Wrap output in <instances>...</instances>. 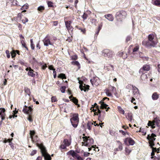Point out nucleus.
I'll use <instances>...</instances> for the list:
<instances>
[{"label":"nucleus","mask_w":160,"mask_h":160,"mask_svg":"<svg viewBox=\"0 0 160 160\" xmlns=\"http://www.w3.org/2000/svg\"><path fill=\"white\" fill-rule=\"evenodd\" d=\"M78 29L80 30L81 32H82L83 33H85V29H82L81 28H79Z\"/></svg>","instance_id":"60"},{"label":"nucleus","mask_w":160,"mask_h":160,"mask_svg":"<svg viewBox=\"0 0 160 160\" xmlns=\"http://www.w3.org/2000/svg\"><path fill=\"white\" fill-rule=\"evenodd\" d=\"M84 142H82L83 145L89 147L94 143L93 139L89 137L85 136L83 137Z\"/></svg>","instance_id":"4"},{"label":"nucleus","mask_w":160,"mask_h":160,"mask_svg":"<svg viewBox=\"0 0 160 160\" xmlns=\"http://www.w3.org/2000/svg\"><path fill=\"white\" fill-rule=\"evenodd\" d=\"M30 137L32 139V142H34L38 141L37 140V136H35V137L36 138V139H35L33 137L35 134V132L34 131H30Z\"/></svg>","instance_id":"12"},{"label":"nucleus","mask_w":160,"mask_h":160,"mask_svg":"<svg viewBox=\"0 0 160 160\" xmlns=\"http://www.w3.org/2000/svg\"><path fill=\"white\" fill-rule=\"evenodd\" d=\"M139 46H136L135 48H134L133 50V52H135L137 51L139 49Z\"/></svg>","instance_id":"49"},{"label":"nucleus","mask_w":160,"mask_h":160,"mask_svg":"<svg viewBox=\"0 0 160 160\" xmlns=\"http://www.w3.org/2000/svg\"><path fill=\"white\" fill-rule=\"evenodd\" d=\"M88 15L86 13H84L83 15L82 16V18L84 19H86L87 17H88Z\"/></svg>","instance_id":"43"},{"label":"nucleus","mask_w":160,"mask_h":160,"mask_svg":"<svg viewBox=\"0 0 160 160\" xmlns=\"http://www.w3.org/2000/svg\"><path fill=\"white\" fill-rule=\"evenodd\" d=\"M67 154L71 155L74 158L78 160H83L82 158L79 155L76 153L74 151L71 150L68 151Z\"/></svg>","instance_id":"7"},{"label":"nucleus","mask_w":160,"mask_h":160,"mask_svg":"<svg viewBox=\"0 0 160 160\" xmlns=\"http://www.w3.org/2000/svg\"><path fill=\"white\" fill-rule=\"evenodd\" d=\"M51 101L52 102H55L57 101L56 98L55 97L53 96L51 98Z\"/></svg>","instance_id":"41"},{"label":"nucleus","mask_w":160,"mask_h":160,"mask_svg":"<svg viewBox=\"0 0 160 160\" xmlns=\"http://www.w3.org/2000/svg\"><path fill=\"white\" fill-rule=\"evenodd\" d=\"M147 78V75L145 73H142L141 75V78L142 81H145Z\"/></svg>","instance_id":"22"},{"label":"nucleus","mask_w":160,"mask_h":160,"mask_svg":"<svg viewBox=\"0 0 160 160\" xmlns=\"http://www.w3.org/2000/svg\"><path fill=\"white\" fill-rule=\"evenodd\" d=\"M159 97V95L157 92H154L152 96V98L153 100H157Z\"/></svg>","instance_id":"14"},{"label":"nucleus","mask_w":160,"mask_h":160,"mask_svg":"<svg viewBox=\"0 0 160 160\" xmlns=\"http://www.w3.org/2000/svg\"><path fill=\"white\" fill-rule=\"evenodd\" d=\"M37 150H33L32 152L30 153V155L31 156H33L34 154L36 153Z\"/></svg>","instance_id":"50"},{"label":"nucleus","mask_w":160,"mask_h":160,"mask_svg":"<svg viewBox=\"0 0 160 160\" xmlns=\"http://www.w3.org/2000/svg\"><path fill=\"white\" fill-rule=\"evenodd\" d=\"M71 100L75 104H77L78 103V100L76 98L72 97V98L71 99Z\"/></svg>","instance_id":"30"},{"label":"nucleus","mask_w":160,"mask_h":160,"mask_svg":"<svg viewBox=\"0 0 160 160\" xmlns=\"http://www.w3.org/2000/svg\"><path fill=\"white\" fill-rule=\"evenodd\" d=\"M71 22V21H65V24L66 26L68 31H72L73 30V28L71 25L70 23Z\"/></svg>","instance_id":"10"},{"label":"nucleus","mask_w":160,"mask_h":160,"mask_svg":"<svg viewBox=\"0 0 160 160\" xmlns=\"http://www.w3.org/2000/svg\"><path fill=\"white\" fill-rule=\"evenodd\" d=\"M25 91L26 93L29 96H30V89L28 88H26L25 89Z\"/></svg>","instance_id":"34"},{"label":"nucleus","mask_w":160,"mask_h":160,"mask_svg":"<svg viewBox=\"0 0 160 160\" xmlns=\"http://www.w3.org/2000/svg\"><path fill=\"white\" fill-rule=\"evenodd\" d=\"M132 86L134 90L133 93H134V94H138L139 93V90L135 86Z\"/></svg>","instance_id":"26"},{"label":"nucleus","mask_w":160,"mask_h":160,"mask_svg":"<svg viewBox=\"0 0 160 160\" xmlns=\"http://www.w3.org/2000/svg\"><path fill=\"white\" fill-rule=\"evenodd\" d=\"M6 53L7 54V57L8 58H10V54L9 53V51L8 50H7L6 51Z\"/></svg>","instance_id":"53"},{"label":"nucleus","mask_w":160,"mask_h":160,"mask_svg":"<svg viewBox=\"0 0 160 160\" xmlns=\"http://www.w3.org/2000/svg\"><path fill=\"white\" fill-rule=\"evenodd\" d=\"M5 110L3 108L2 109H0V115L1 116H5Z\"/></svg>","instance_id":"25"},{"label":"nucleus","mask_w":160,"mask_h":160,"mask_svg":"<svg viewBox=\"0 0 160 160\" xmlns=\"http://www.w3.org/2000/svg\"><path fill=\"white\" fill-rule=\"evenodd\" d=\"M124 54V53L123 52H118V55L120 57H123V56Z\"/></svg>","instance_id":"52"},{"label":"nucleus","mask_w":160,"mask_h":160,"mask_svg":"<svg viewBox=\"0 0 160 160\" xmlns=\"http://www.w3.org/2000/svg\"><path fill=\"white\" fill-rule=\"evenodd\" d=\"M66 87L65 86H62L60 88V90L62 93H64L65 91Z\"/></svg>","instance_id":"33"},{"label":"nucleus","mask_w":160,"mask_h":160,"mask_svg":"<svg viewBox=\"0 0 160 160\" xmlns=\"http://www.w3.org/2000/svg\"><path fill=\"white\" fill-rule=\"evenodd\" d=\"M78 57L77 55H74L72 57V60H75L77 59Z\"/></svg>","instance_id":"64"},{"label":"nucleus","mask_w":160,"mask_h":160,"mask_svg":"<svg viewBox=\"0 0 160 160\" xmlns=\"http://www.w3.org/2000/svg\"><path fill=\"white\" fill-rule=\"evenodd\" d=\"M63 143H64V144L67 146H69L70 144V143L68 141V140L66 139H64Z\"/></svg>","instance_id":"28"},{"label":"nucleus","mask_w":160,"mask_h":160,"mask_svg":"<svg viewBox=\"0 0 160 160\" xmlns=\"http://www.w3.org/2000/svg\"><path fill=\"white\" fill-rule=\"evenodd\" d=\"M11 54L12 58H14L16 56V54L15 50H13L11 52Z\"/></svg>","instance_id":"32"},{"label":"nucleus","mask_w":160,"mask_h":160,"mask_svg":"<svg viewBox=\"0 0 160 160\" xmlns=\"http://www.w3.org/2000/svg\"><path fill=\"white\" fill-rule=\"evenodd\" d=\"M55 70V69H54L53 71V77L54 78H56L57 75V72Z\"/></svg>","instance_id":"57"},{"label":"nucleus","mask_w":160,"mask_h":160,"mask_svg":"<svg viewBox=\"0 0 160 160\" xmlns=\"http://www.w3.org/2000/svg\"><path fill=\"white\" fill-rule=\"evenodd\" d=\"M44 9V8L43 6H40L38 8V10L42 12Z\"/></svg>","instance_id":"37"},{"label":"nucleus","mask_w":160,"mask_h":160,"mask_svg":"<svg viewBox=\"0 0 160 160\" xmlns=\"http://www.w3.org/2000/svg\"><path fill=\"white\" fill-rule=\"evenodd\" d=\"M131 151L128 148H125V152H126L127 153H128V154H129L131 152Z\"/></svg>","instance_id":"54"},{"label":"nucleus","mask_w":160,"mask_h":160,"mask_svg":"<svg viewBox=\"0 0 160 160\" xmlns=\"http://www.w3.org/2000/svg\"><path fill=\"white\" fill-rule=\"evenodd\" d=\"M95 78H93L91 79L90 80V82L92 85H93V84L96 85V84H95L96 81L95 80Z\"/></svg>","instance_id":"36"},{"label":"nucleus","mask_w":160,"mask_h":160,"mask_svg":"<svg viewBox=\"0 0 160 160\" xmlns=\"http://www.w3.org/2000/svg\"><path fill=\"white\" fill-rule=\"evenodd\" d=\"M25 19H24L22 20V22L23 24H25L26 22L28 21V18H25Z\"/></svg>","instance_id":"47"},{"label":"nucleus","mask_w":160,"mask_h":160,"mask_svg":"<svg viewBox=\"0 0 160 160\" xmlns=\"http://www.w3.org/2000/svg\"><path fill=\"white\" fill-rule=\"evenodd\" d=\"M36 72H34L33 69H31L30 67H29V70L28 72V74L32 77H34L35 76V73H36Z\"/></svg>","instance_id":"13"},{"label":"nucleus","mask_w":160,"mask_h":160,"mask_svg":"<svg viewBox=\"0 0 160 160\" xmlns=\"http://www.w3.org/2000/svg\"><path fill=\"white\" fill-rule=\"evenodd\" d=\"M106 93L107 96L108 97H110L112 96L111 93L108 90H107Z\"/></svg>","instance_id":"42"},{"label":"nucleus","mask_w":160,"mask_h":160,"mask_svg":"<svg viewBox=\"0 0 160 160\" xmlns=\"http://www.w3.org/2000/svg\"><path fill=\"white\" fill-rule=\"evenodd\" d=\"M102 111L100 110L99 109H98V110L97 112L98 114V120H100V118H101V112Z\"/></svg>","instance_id":"39"},{"label":"nucleus","mask_w":160,"mask_h":160,"mask_svg":"<svg viewBox=\"0 0 160 160\" xmlns=\"http://www.w3.org/2000/svg\"><path fill=\"white\" fill-rule=\"evenodd\" d=\"M132 38L130 36H128L126 38V42H128V41H130L131 39Z\"/></svg>","instance_id":"44"},{"label":"nucleus","mask_w":160,"mask_h":160,"mask_svg":"<svg viewBox=\"0 0 160 160\" xmlns=\"http://www.w3.org/2000/svg\"><path fill=\"white\" fill-rule=\"evenodd\" d=\"M28 120L30 122H32L33 121V119H32L31 116L29 115L28 118Z\"/></svg>","instance_id":"55"},{"label":"nucleus","mask_w":160,"mask_h":160,"mask_svg":"<svg viewBox=\"0 0 160 160\" xmlns=\"http://www.w3.org/2000/svg\"><path fill=\"white\" fill-rule=\"evenodd\" d=\"M127 15V14L125 11L121 10L116 13L115 17L118 21L122 22L123 19L126 17Z\"/></svg>","instance_id":"3"},{"label":"nucleus","mask_w":160,"mask_h":160,"mask_svg":"<svg viewBox=\"0 0 160 160\" xmlns=\"http://www.w3.org/2000/svg\"><path fill=\"white\" fill-rule=\"evenodd\" d=\"M90 153L88 152H84L83 155L84 157H88Z\"/></svg>","instance_id":"58"},{"label":"nucleus","mask_w":160,"mask_h":160,"mask_svg":"<svg viewBox=\"0 0 160 160\" xmlns=\"http://www.w3.org/2000/svg\"><path fill=\"white\" fill-rule=\"evenodd\" d=\"M32 106H30L28 107L26 105H25L22 110V111L25 113L30 115L32 114Z\"/></svg>","instance_id":"8"},{"label":"nucleus","mask_w":160,"mask_h":160,"mask_svg":"<svg viewBox=\"0 0 160 160\" xmlns=\"http://www.w3.org/2000/svg\"><path fill=\"white\" fill-rule=\"evenodd\" d=\"M37 146L40 149L42 156L44 157L45 160H51V156L47 152L46 148L42 144L37 143Z\"/></svg>","instance_id":"1"},{"label":"nucleus","mask_w":160,"mask_h":160,"mask_svg":"<svg viewBox=\"0 0 160 160\" xmlns=\"http://www.w3.org/2000/svg\"><path fill=\"white\" fill-rule=\"evenodd\" d=\"M118 108L119 109V110H120V109L119 108H120V109H121V112H122L123 114H124V111L122 109V108H121V107H120V106L118 107Z\"/></svg>","instance_id":"61"},{"label":"nucleus","mask_w":160,"mask_h":160,"mask_svg":"<svg viewBox=\"0 0 160 160\" xmlns=\"http://www.w3.org/2000/svg\"><path fill=\"white\" fill-rule=\"evenodd\" d=\"M99 103L101 104L100 109H105L108 106V105L106 104L104 102L100 101Z\"/></svg>","instance_id":"17"},{"label":"nucleus","mask_w":160,"mask_h":160,"mask_svg":"<svg viewBox=\"0 0 160 160\" xmlns=\"http://www.w3.org/2000/svg\"><path fill=\"white\" fill-rule=\"evenodd\" d=\"M143 71H143V69H142V68H141L139 70V73L141 74H142V73H144L143 72Z\"/></svg>","instance_id":"62"},{"label":"nucleus","mask_w":160,"mask_h":160,"mask_svg":"<svg viewBox=\"0 0 160 160\" xmlns=\"http://www.w3.org/2000/svg\"><path fill=\"white\" fill-rule=\"evenodd\" d=\"M153 122L154 123H156L157 126H159V124L160 123V119L159 118H158L156 117V118H155L154 119Z\"/></svg>","instance_id":"19"},{"label":"nucleus","mask_w":160,"mask_h":160,"mask_svg":"<svg viewBox=\"0 0 160 160\" xmlns=\"http://www.w3.org/2000/svg\"><path fill=\"white\" fill-rule=\"evenodd\" d=\"M154 38V36L152 34H149L148 36V40H149L150 41L152 42H155L153 40V39Z\"/></svg>","instance_id":"23"},{"label":"nucleus","mask_w":160,"mask_h":160,"mask_svg":"<svg viewBox=\"0 0 160 160\" xmlns=\"http://www.w3.org/2000/svg\"><path fill=\"white\" fill-rule=\"evenodd\" d=\"M9 145L11 147V148L12 149H14V145H13V143L12 142H11L10 141L9 142Z\"/></svg>","instance_id":"51"},{"label":"nucleus","mask_w":160,"mask_h":160,"mask_svg":"<svg viewBox=\"0 0 160 160\" xmlns=\"http://www.w3.org/2000/svg\"><path fill=\"white\" fill-rule=\"evenodd\" d=\"M119 132H121L122 133V135H126V132L124 131H123L122 130H120L119 131Z\"/></svg>","instance_id":"63"},{"label":"nucleus","mask_w":160,"mask_h":160,"mask_svg":"<svg viewBox=\"0 0 160 160\" xmlns=\"http://www.w3.org/2000/svg\"><path fill=\"white\" fill-rule=\"evenodd\" d=\"M142 43L143 46L150 48L152 47H155L157 43L155 42L150 41L148 40V41H142Z\"/></svg>","instance_id":"5"},{"label":"nucleus","mask_w":160,"mask_h":160,"mask_svg":"<svg viewBox=\"0 0 160 160\" xmlns=\"http://www.w3.org/2000/svg\"><path fill=\"white\" fill-rule=\"evenodd\" d=\"M122 149V143H120V144H119L118 148L117 149L118 150L121 151Z\"/></svg>","instance_id":"40"},{"label":"nucleus","mask_w":160,"mask_h":160,"mask_svg":"<svg viewBox=\"0 0 160 160\" xmlns=\"http://www.w3.org/2000/svg\"><path fill=\"white\" fill-rule=\"evenodd\" d=\"M108 67L109 68V69L110 70H111V69H112V70H114V67L112 65L110 64Z\"/></svg>","instance_id":"59"},{"label":"nucleus","mask_w":160,"mask_h":160,"mask_svg":"<svg viewBox=\"0 0 160 160\" xmlns=\"http://www.w3.org/2000/svg\"><path fill=\"white\" fill-rule=\"evenodd\" d=\"M112 53L113 52L112 51L109 49H105L102 52V54L104 57L108 58H112Z\"/></svg>","instance_id":"9"},{"label":"nucleus","mask_w":160,"mask_h":160,"mask_svg":"<svg viewBox=\"0 0 160 160\" xmlns=\"http://www.w3.org/2000/svg\"><path fill=\"white\" fill-rule=\"evenodd\" d=\"M58 78H62V79H66V77L65 75L63 73H61L59 74L58 76Z\"/></svg>","instance_id":"29"},{"label":"nucleus","mask_w":160,"mask_h":160,"mask_svg":"<svg viewBox=\"0 0 160 160\" xmlns=\"http://www.w3.org/2000/svg\"><path fill=\"white\" fill-rule=\"evenodd\" d=\"M128 138H125L124 140V143L126 145H128Z\"/></svg>","instance_id":"46"},{"label":"nucleus","mask_w":160,"mask_h":160,"mask_svg":"<svg viewBox=\"0 0 160 160\" xmlns=\"http://www.w3.org/2000/svg\"><path fill=\"white\" fill-rule=\"evenodd\" d=\"M104 16L109 21H112L114 20V18L112 14H108L105 15Z\"/></svg>","instance_id":"16"},{"label":"nucleus","mask_w":160,"mask_h":160,"mask_svg":"<svg viewBox=\"0 0 160 160\" xmlns=\"http://www.w3.org/2000/svg\"><path fill=\"white\" fill-rule=\"evenodd\" d=\"M72 63V64L77 66L78 67V69L80 68V64L78 61H73Z\"/></svg>","instance_id":"27"},{"label":"nucleus","mask_w":160,"mask_h":160,"mask_svg":"<svg viewBox=\"0 0 160 160\" xmlns=\"http://www.w3.org/2000/svg\"><path fill=\"white\" fill-rule=\"evenodd\" d=\"M93 123L91 122H88L87 124V128L89 130L91 129V127L92 126Z\"/></svg>","instance_id":"21"},{"label":"nucleus","mask_w":160,"mask_h":160,"mask_svg":"<svg viewBox=\"0 0 160 160\" xmlns=\"http://www.w3.org/2000/svg\"><path fill=\"white\" fill-rule=\"evenodd\" d=\"M70 121L72 126L74 128H76L79 121L78 114L77 113L73 114L72 118H70Z\"/></svg>","instance_id":"2"},{"label":"nucleus","mask_w":160,"mask_h":160,"mask_svg":"<svg viewBox=\"0 0 160 160\" xmlns=\"http://www.w3.org/2000/svg\"><path fill=\"white\" fill-rule=\"evenodd\" d=\"M126 118L131 122H132V114L131 113H128L126 116Z\"/></svg>","instance_id":"18"},{"label":"nucleus","mask_w":160,"mask_h":160,"mask_svg":"<svg viewBox=\"0 0 160 160\" xmlns=\"http://www.w3.org/2000/svg\"><path fill=\"white\" fill-rule=\"evenodd\" d=\"M44 43V45L46 46H48L49 45H52V44L51 43L50 39L49 38H47L46 37L43 40Z\"/></svg>","instance_id":"11"},{"label":"nucleus","mask_w":160,"mask_h":160,"mask_svg":"<svg viewBox=\"0 0 160 160\" xmlns=\"http://www.w3.org/2000/svg\"><path fill=\"white\" fill-rule=\"evenodd\" d=\"M155 145L154 143L153 142H149V146L150 147V148H153V146H154Z\"/></svg>","instance_id":"48"},{"label":"nucleus","mask_w":160,"mask_h":160,"mask_svg":"<svg viewBox=\"0 0 160 160\" xmlns=\"http://www.w3.org/2000/svg\"><path fill=\"white\" fill-rule=\"evenodd\" d=\"M152 3L155 5L160 7V0H152Z\"/></svg>","instance_id":"15"},{"label":"nucleus","mask_w":160,"mask_h":160,"mask_svg":"<svg viewBox=\"0 0 160 160\" xmlns=\"http://www.w3.org/2000/svg\"><path fill=\"white\" fill-rule=\"evenodd\" d=\"M47 3L49 7H53V3L51 1H48L47 2Z\"/></svg>","instance_id":"38"},{"label":"nucleus","mask_w":160,"mask_h":160,"mask_svg":"<svg viewBox=\"0 0 160 160\" xmlns=\"http://www.w3.org/2000/svg\"><path fill=\"white\" fill-rule=\"evenodd\" d=\"M150 137L149 135H148V137H147L148 139V140H151L153 142L155 140L156 138L153 137Z\"/></svg>","instance_id":"45"},{"label":"nucleus","mask_w":160,"mask_h":160,"mask_svg":"<svg viewBox=\"0 0 160 160\" xmlns=\"http://www.w3.org/2000/svg\"><path fill=\"white\" fill-rule=\"evenodd\" d=\"M91 22L95 25H97V20L95 19H92L91 20Z\"/></svg>","instance_id":"35"},{"label":"nucleus","mask_w":160,"mask_h":160,"mask_svg":"<svg viewBox=\"0 0 160 160\" xmlns=\"http://www.w3.org/2000/svg\"><path fill=\"white\" fill-rule=\"evenodd\" d=\"M128 143L130 145H133L135 144V142L132 138H128Z\"/></svg>","instance_id":"24"},{"label":"nucleus","mask_w":160,"mask_h":160,"mask_svg":"<svg viewBox=\"0 0 160 160\" xmlns=\"http://www.w3.org/2000/svg\"><path fill=\"white\" fill-rule=\"evenodd\" d=\"M144 71H148L150 70V67L149 65L146 64L142 68Z\"/></svg>","instance_id":"20"},{"label":"nucleus","mask_w":160,"mask_h":160,"mask_svg":"<svg viewBox=\"0 0 160 160\" xmlns=\"http://www.w3.org/2000/svg\"><path fill=\"white\" fill-rule=\"evenodd\" d=\"M30 46L31 47V49L32 50H34V45L33 43L32 39H31L30 40Z\"/></svg>","instance_id":"31"},{"label":"nucleus","mask_w":160,"mask_h":160,"mask_svg":"<svg viewBox=\"0 0 160 160\" xmlns=\"http://www.w3.org/2000/svg\"><path fill=\"white\" fill-rule=\"evenodd\" d=\"M78 82L80 84L79 88L81 91L83 90L85 92H86L89 89V86L84 83L82 81H79Z\"/></svg>","instance_id":"6"},{"label":"nucleus","mask_w":160,"mask_h":160,"mask_svg":"<svg viewBox=\"0 0 160 160\" xmlns=\"http://www.w3.org/2000/svg\"><path fill=\"white\" fill-rule=\"evenodd\" d=\"M92 147L93 148V150L94 151H97L98 152L99 151V149H98V147H97L96 148H95L94 146V145H93Z\"/></svg>","instance_id":"56"}]
</instances>
